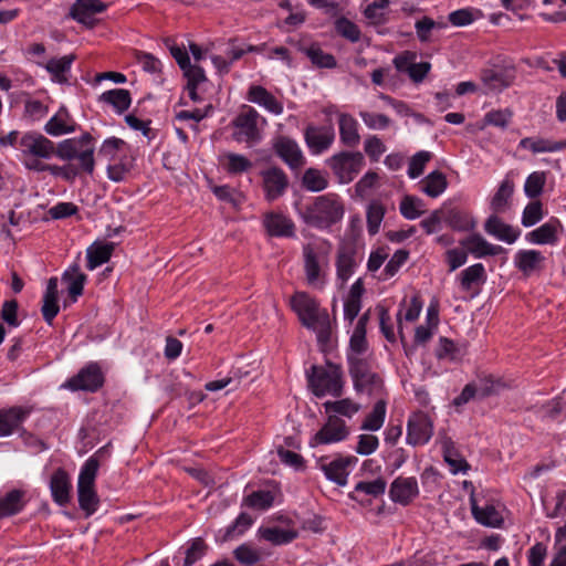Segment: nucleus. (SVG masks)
Instances as JSON below:
<instances>
[{
	"label": "nucleus",
	"mask_w": 566,
	"mask_h": 566,
	"mask_svg": "<svg viewBox=\"0 0 566 566\" xmlns=\"http://www.w3.org/2000/svg\"><path fill=\"white\" fill-rule=\"evenodd\" d=\"M292 310L303 326L317 335V340L326 344L331 338V319L326 310H321L318 302L306 292H295L290 301Z\"/></svg>",
	"instance_id": "obj_1"
},
{
	"label": "nucleus",
	"mask_w": 566,
	"mask_h": 566,
	"mask_svg": "<svg viewBox=\"0 0 566 566\" xmlns=\"http://www.w3.org/2000/svg\"><path fill=\"white\" fill-rule=\"evenodd\" d=\"M304 223L315 229L325 230L343 219L344 206L334 193L318 196L300 212Z\"/></svg>",
	"instance_id": "obj_2"
},
{
	"label": "nucleus",
	"mask_w": 566,
	"mask_h": 566,
	"mask_svg": "<svg viewBox=\"0 0 566 566\" xmlns=\"http://www.w3.org/2000/svg\"><path fill=\"white\" fill-rule=\"evenodd\" d=\"M265 119L251 106H243L229 124L232 140L248 148L260 144Z\"/></svg>",
	"instance_id": "obj_3"
},
{
	"label": "nucleus",
	"mask_w": 566,
	"mask_h": 566,
	"mask_svg": "<svg viewBox=\"0 0 566 566\" xmlns=\"http://www.w3.org/2000/svg\"><path fill=\"white\" fill-rule=\"evenodd\" d=\"M19 150L24 167L34 171L33 164H44L42 160L51 159L54 156L55 145L40 133L28 132L19 139Z\"/></svg>",
	"instance_id": "obj_4"
},
{
	"label": "nucleus",
	"mask_w": 566,
	"mask_h": 566,
	"mask_svg": "<svg viewBox=\"0 0 566 566\" xmlns=\"http://www.w3.org/2000/svg\"><path fill=\"white\" fill-rule=\"evenodd\" d=\"M99 468L98 460L91 457L81 469L77 480L78 505L86 516L96 512L99 500L95 492V479Z\"/></svg>",
	"instance_id": "obj_5"
},
{
	"label": "nucleus",
	"mask_w": 566,
	"mask_h": 566,
	"mask_svg": "<svg viewBox=\"0 0 566 566\" xmlns=\"http://www.w3.org/2000/svg\"><path fill=\"white\" fill-rule=\"evenodd\" d=\"M308 386L316 397L342 394V370L337 365L328 363L326 367L312 366L307 374Z\"/></svg>",
	"instance_id": "obj_6"
},
{
	"label": "nucleus",
	"mask_w": 566,
	"mask_h": 566,
	"mask_svg": "<svg viewBox=\"0 0 566 566\" xmlns=\"http://www.w3.org/2000/svg\"><path fill=\"white\" fill-rule=\"evenodd\" d=\"M331 244L323 240L321 243H306L302 248L304 273L311 286H317L324 277V268L328 265Z\"/></svg>",
	"instance_id": "obj_7"
},
{
	"label": "nucleus",
	"mask_w": 566,
	"mask_h": 566,
	"mask_svg": "<svg viewBox=\"0 0 566 566\" xmlns=\"http://www.w3.org/2000/svg\"><path fill=\"white\" fill-rule=\"evenodd\" d=\"M327 164L342 184H348L363 169L365 159L359 151H342L332 156Z\"/></svg>",
	"instance_id": "obj_8"
},
{
	"label": "nucleus",
	"mask_w": 566,
	"mask_h": 566,
	"mask_svg": "<svg viewBox=\"0 0 566 566\" xmlns=\"http://www.w3.org/2000/svg\"><path fill=\"white\" fill-rule=\"evenodd\" d=\"M62 160L77 159L82 171L92 175L95 168L94 147L83 150L78 147L76 138L64 139L55 147V154Z\"/></svg>",
	"instance_id": "obj_9"
},
{
	"label": "nucleus",
	"mask_w": 566,
	"mask_h": 566,
	"mask_svg": "<svg viewBox=\"0 0 566 566\" xmlns=\"http://www.w3.org/2000/svg\"><path fill=\"white\" fill-rule=\"evenodd\" d=\"M349 374L353 378L355 389L360 392L371 394L381 386V380L377 374L373 373L366 360L349 356Z\"/></svg>",
	"instance_id": "obj_10"
},
{
	"label": "nucleus",
	"mask_w": 566,
	"mask_h": 566,
	"mask_svg": "<svg viewBox=\"0 0 566 566\" xmlns=\"http://www.w3.org/2000/svg\"><path fill=\"white\" fill-rule=\"evenodd\" d=\"M104 382V376L101 367L96 363H90L83 367L76 375L71 377L62 387L72 391H90L98 390Z\"/></svg>",
	"instance_id": "obj_11"
},
{
	"label": "nucleus",
	"mask_w": 566,
	"mask_h": 566,
	"mask_svg": "<svg viewBox=\"0 0 566 566\" xmlns=\"http://www.w3.org/2000/svg\"><path fill=\"white\" fill-rule=\"evenodd\" d=\"M433 434L431 419L424 412L412 413L407 423L406 441L410 446H422L429 442Z\"/></svg>",
	"instance_id": "obj_12"
},
{
	"label": "nucleus",
	"mask_w": 566,
	"mask_h": 566,
	"mask_svg": "<svg viewBox=\"0 0 566 566\" xmlns=\"http://www.w3.org/2000/svg\"><path fill=\"white\" fill-rule=\"evenodd\" d=\"M349 434L345 421L336 416H329L326 423L315 433L310 441L311 447L329 444L343 441Z\"/></svg>",
	"instance_id": "obj_13"
},
{
	"label": "nucleus",
	"mask_w": 566,
	"mask_h": 566,
	"mask_svg": "<svg viewBox=\"0 0 566 566\" xmlns=\"http://www.w3.org/2000/svg\"><path fill=\"white\" fill-rule=\"evenodd\" d=\"M357 462L355 457H338L329 462L324 458L317 460V467L322 470L327 480L336 483L339 486L347 484L349 475L348 468Z\"/></svg>",
	"instance_id": "obj_14"
},
{
	"label": "nucleus",
	"mask_w": 566,
	"mask_h": 566,
	"mask_svg": "<svg viewBox=\"0 0 566 566\" xmlns=\"http://www.w3.org/2000/svg\"><path fill=\"white\" fill-rule=\"evenodd\" d=\"M264 196L268 201L282 197L289 187V177L279 167H270L261 171Z\"/></svg>",
	"instance_id": "obj_15"
},
{
	"label": "nucleus",
	"mask_w": 566,
	"mask_h": 566,
	"mask_svg": "<svg viewBox=\"0 0 566 566\" xmlns=\"http://www.w3.org/2000/svg\"><path fill=\"white\" fill-rule=\"evenodd\" d=\"M101 0H76L71 8V17L78 23L93 28L96 23L94 15L106 9Z\"/></svg>",
	"instance_id": "obj_16"
},
{
	"label": "nucleus",
	"mask_w": 566,
	"mask_h": 566,
	"mask_svg": "<svg viewBox=\"0 0 566 566\" xmlns=\"http://www.w3.org/2000/svg\"><path fill=\"white\" fill-rule=\"evenodd\" d=\"M263 226L270 237H295V223L287 216L280 212H269L263 218Z\"/></svg>",
	"instance_id": "obj_17"
},
{
	"label": "nucleus",
	"mask_w": 566,
	"mask_h": 566,
	"mask_svg": "<svg viewBox=\"0 0 566 566\" xmlns=\"http://www.w3.org/2000/svg\"><path fill=\"white\" fill-rule=\"evenodd\" d=\"M305 142L310 150L317 155L327 150L335 139L332 127H316L310 125L304 133Z\"/></svg>",
	"instance_id": "obj_18"
},
{
	"label": "nucleus",
	"mask_w": 566,
	"mask_h": 566,
	"mask_svg": "<svg viewBox=\"0 0 566 566\" xmlns=\"http://www.w3.org/2000/svg\"><path fill=\"white\" fill-rule=\"evenodd\" d=\"M274 149L277 156L292 169L301 168L305 164L297 143L289 137H279L274 143Z\"/></svg>",
	"instance_id": "obj_19"
},
{
	"label": "nucleus",
	"mask_w": 566,
	"mask_h": 566,
	"mask_svg": "<svg viewBox=\"0 0 566 566\" xmlns=\"http://www.w3.org/2000/svg\"><path fill=\"white\" fill-rule=\"evenodd\" d=\"M31 413L28 407H11L0 410V437H7L18 431Z\"/></svg>",
	"instance_id": "obj_20"
},
{
	"label": "nucleus",
	"mask_w": 566,
	"mask_h": 566,
	"mask_svg": "<svg viewBox=\"0 0 566 566\" xmlns=\"http://www.w3.org/2000/svg\"><path fill=\"white\" fill-rule=\"evenodd\" d=\"M419 493L415 478H397L390 485L389 495L395 503L408 505Z\"/></svg>",
	"instance_id": "obj_21"
},
{
	"label": "nucleus",
	"mask_w": 566,
	"mask_h": 566,
	"mask_svg": "<svg viewBox=\"0 0 566 566\" xmlns=\"http://www.w3.org/2000/svg\"><path fill=\"white\" fill-rule=\"evenodd\" d=\"M563 226L557 218H551L537 229L527 233L526 239L535 244H555Z\"/></svg>",
	"instance_id": "obj_22"
},
{
	"label": "nucleus",
	"mask_w": 566,
	"mask_h": 566,
	"mask_svg": "<svg viewBox=\"0 0 566 566\" xmlns=\"http://www.w3.org/2000/svg\"><path fill=\"white\" fill-rule=\"evenodd\" d=\"M484 230L490 235L509 244L514 243L521 234L518 229H514L512 226L505 223L496 214H492L486 219Z\"/></svg>",
	"instance_id": "obj_23"
},
{
	"label": "nucleus",
	"mask_w": 566,
	"mask_h": 566,
	"mask_svg": "<svg viewBox=\"0 0 566 566\" xmlns=\"http://www.w3.org/2000/svg\"><path fill=\"white\" fill-rule=\"evenodd\" d=\"M461 244L473 254L475 258H484L488 255H499L505 252V249L501 245H495L488 242L480 234H472L461 241Z\"/></svg>",
	"instance_id": "obj_24"
},
{
	"label": "nucleus",
	"mask_w": 566,
	"mask_h": 566,
	"mask_svg": "<svg viewBox=\"0 0 566 566\" xmlns=\"http://www.w3.org/2000/svg\"><path fill=\"white\" fill-rule=\"evenodd\" d=\"M544 261L545 256L537 250H520L514 256V265L527 276L541 270Z\"/></svg>",
	"instance_id": "obj_25"
},
{
	"label": "nucleus",
	"mask_w": 566,
	"mask_h": 566,
	"mask_svg": "<svg viewBox=\"0 0 566 566\" xmlns=\"http://www.w3.org/2000/svg\"><path fill=\"white\" fill-rule=\"evenodd\" d=\"M248 99L264 107L270 113L280 115L283 113V105L273 94L260 85H252L248 92Z\"/></svg>",
	"instance_id": "obj_26"
},
{
	"label": "nucleus",
	"mask_w": 566,
	"mask_h": 566,
	"mask_svg": "<svg viewBox=\"0 0 566 566\" xmlns=\"http://www.w3.org/2000/svg\"><path fill=\"white\" fill-rule=\"evenodd\" d=\"M50 490L53 500L59 505H65L70 501L71 482L69 474L63 469H57L51 476Z\"/></svg>",
	"instance_id": "obj_27"
},
{
	"label": "nucleus",
	"mask_w": 566,
	"mask_h": 566,
	"mask_svg": "<svg viewBox=\"0 0 566 566\" xmlns=\"http://www.w3.org/2000/svg\"><path fill=\"white\" fill-rule=\"evenodd\" d=\"M57 279L51 277L46 284V290L43 295V305L41 308L43 318L48 324H52V321L60 311L57 305Z\"/></svg>",
	"instance_id": "obj_28"
},
{
	"label": "nucleus",
	"mask_w": 566,
	"mask_h": 566,
	"mask_svg": "<svg viewBox=\"0 0 566 566\" xmlns=\"http://www.w3.org/2000/svg\"><path fill=\"white\" fill-rule=\"evenodd\" d=\"M25 504V493L21 490H11L0 497V518L20 513Z\"/></svg>",
	"instance_id": "obj_29"
},
{
	"label": "nucleus",
	"mask_w": 566,
	"mask_h": 566,
	"mask_svg": "<svg viewBox=\"0 0 566 566\" xmlns=\"http://www.w3.org/2000/svg\"><path fill=\"white\" fill-rule=\"evenodd\" d=\"M338 125L340 142L348 147L357 146L360 142L357 120L352 115L343 113L338 117Z\"/></svg>",
	"instance_id": "obj_30"
},
{
	"label": "nucleus",
	"mask_w": 566,
	"mask_h": 566,
	"mask_svg": "<svg viewBox=\"0 0 566 566\" xmlns=\"http://www.w3.org/2000/svg\"><path fill=\"white\" fill-rule=\"evenodd\" d=\"M471 510L474 518L481 525L488 527H500L503 523V517L500 512L491 504H486L483 507H480L476 504L474 497H471Z\"/></svg>",
	"instance_id": "obj_31"
},
{
	"label": "nucleus",
	"mask_w": 566,
	"mask_h": 566,
	"mask_svg": "<svg viewBox=\"0 0 566 566\" xmlns=\"http://www.w3.org/2000/svg\"><path fill=\"white\" fill-rule=\"evenodd\" d=\"M444 461L449 464L452 473L465 472L469 468L467 461L459 454L451 438H440Z\"/></svg>",
	"instance_id": "obj_32"
},
{
	"label": "nucleus",
	"mask_w": 566,
	"mask_h": 566,
	"mask_svg": "<svg viewBox=\"0 0 566 566\" xmlns=\"http://www.w3.org/2000/svg\"><path fill=\"white\" fill-rule=\"evenodd\" d=\"M44 130L51 136H61L64 134L73 133L75 130V125L72 123L67 111L62 107L45 124Z\"/></svg>",
	"instance_id": "obj_33"
},
{
	"label": "nucleus",
	"mask_w": 566,
	"mask_h": 566,
	"mask_svg": "<svg viewBox=\"0 0 566 566\" xmlns=\"http://www.w3.org/2000/svg\"><path fill=\"white\" fill-rule=\"evenodd\" d=\"M356 265L355 252L349 247H340L337 252L336 270L337 277L345 283L354 273Z\"/></svg>",
	"instance_id": "obj_34"
},
{
	"label": "nucleus",
	"mask_w": 566,
	"mask_h": 566,
	"mask_svg": "<svg viewBox=\"0 0 566 566\" xmlns=\"http://www.w3.org/2000/svg\"><path fill=\"white\" fill-rule=\"evenodd\" d=\"M62 280L67 282V292L73 301L82 295L86 275L81 271L80 264H72L63 274Z\"/></svg>",
	"instance_id": "obj_35"
},
{
	"label": "nucleus",
	"mask_w": 566,
	"mask_h": 566,
	"mask_svg": "<svg viewBox=\"0 0 566 566\" xmlns=\"http://www.w3.org/2000/svg\"><path fill=\"white\" fill-rule=\"evenodd\" d=\"M260 536L266 541L272 543L273 545H284L293 542L298 536V532L292 528H280L276 526L272 527H260L259 528Z\"/></svg>",
	"instance_id": "obj_36"
},
{
	"label": "nucleus",
	"mask_w": 566,
	"mask_h": 566,
	"mask_svg": "<svg viewBox=\"0 0 566 566\" xmlns=\"http://www.w3.org/2000/svg\"><path fill=\"white\" fill-rule=\"evenodd\" d=\"M421 184V191L431 198L439 197L448 187L446 175L439 170L431 171Z\"/></svg>",
	"instance_id": "obj_37"
},
{
	"label": "nucleus",
	"mask_w": 566,
	"mask_h": 566,
	"mask_svg": "<svg viewBox=\"0 0 566 566\" xmlns=\"http://www.w3.org/2000/svg\"><path fill=\"white\" fill-rule=\"evenodd\" d=\"M520 147L530 149L534 154L554 153L564 149L566 147V142H553L545 138L525 137L521 139Z\"/></svg>",
	"instance_id": "obj_38"
},
{
	"label": "nucleus",
	"mask_w": 566,
	"mask_h": 566,
	"mask_svg": "<svg viewBox=\"0 0 566 566\" xmlns=\"http://www.w3.org/2000/svg\"><path fill=\"white\" fill-rule=\"evenodd\" d=\"M513 191L514 184L509 179L503 180L491 200V209L495 213L505 212L510 208Z\"/></svg>",
	"instance_id": "obj_39"
},
{
	"label": "nucleus",
	"mask_w": 566,
	"mask_h": 566,
	"mask_svg": "<svg viewBox=\"0 0 566 566\" xmlns=\"http://www.w3.org/2000/svg\"><path fill=\"white\" fill-rule=\"evenodd\" d=\"M114 248L115 244L112 242L91 245L86 251L87 269L92 271L97 266L106 263L111 259Z\"/></svg>",
	"instance_id": "obj_40"
},
{
	"label": "nucleus",
	"mask_w": 566,
	"mask_h": 566,
	"mask_svg": "<svg viewBox=\"0 0 566 566\" xmlns=\"http://www.w3.org/2000/svg\"><path fill=\"white\" fill-rule=\"evenodd\" d=\"M389 4V0H376L365 8L364 15L370 24L382 25L388 21V13L386 10Z\"/></svg>",
	"instance_id": "obj_41"
},
{
	"label": "nucleus",
	"mask_w": 566,
	"mask_h": 566,
	"mask_svg": "<svg viewBox=\"0 0 566 566\" xmlns=\"http://www.w3.org/2000/svg\"><path fill=\"white\" fill-rule=\"evenodd\" d=\"M101 101L111 104L118 113H123L130 106V93L124 88H115L104 92Z\"/></svg>",
	"instance_id": "obj_42"
},
{
	"label": "nucleus",
	"mask_w": 566,
	"mask_h": 566,
	"mask_svg": "<svg viewBox=\"0 0 566 566\" xmlns=\"http://www.w3.org/2000/svg\"><path fill=\"white\" fill-rule=\"evenodd\" d=\"M483 82L491 91H502L509 87L514 80V75L506 71H486L483 74Z\"/></svg>",
	"instance_id": "obj_43"
},
{
	"label": "nucleus",
	"mask_w": 566,
	"mask_h": 566,
	"mask_svg": "<svg viewBox=\"0 0 566 566\" xmlns=\"http://www.w3.org/2000/svg\"><path fill=\"white\" fill-rule=\"evenodd\" d=\"M386 490V481L381 478L375 479L373 481H360L358 482L353 493L350 494V497L355 501H358L359 494H366L373 497H377L385 493Z\"/></svg>",
	"instance_id": "obj_44"
},
{
	"label": "nucleus",
	"mask_w": 566,
	"mask_h": 566,
	"mask_svg": "<svg viewBox=\"0 0 566 566\" xmlns=\"http://www.w3.org/2000/svg\"><path fill=\"white\" fill-rule=\"evenodd\" d=\"M385 417L386 402L384 400H378L375 403L371 412L366 416L360 426V429L366 431H377L382 427Z\"/></svg>",
	"instance_id": "obj_45"
},
{
	"label": "nucleus",
	"mask_w": 566,
	"mask_h": 566,
	"mask_svg": "<svg viewBox=\"0 0 566 566\" xmlns=\"http://www.w3.org/2000/svg\"><path fill=\"white\" fill-rule=\"evenodd\" d=\"M32 167L34 171L42 172L49 171L53 176H61L65 180H73L80 174V166L75 167L74 165H65V166H56L49 164H33Z\"/></svg>",
	"instance_id": "obj_46"
},
{
	"label": "nucleus",
	"mask_w": 566,
	"mask_h": 566,
	"mask_svg": "<svg viewBox=\"0 0 566 566\" xmlns=\"http://www.w3.org/2000/svg\"><path fill=\"white\" fill-rule=\"evenodd\" d=\"M400 213L408 220H415L424 212L423 201L415 196H405L399 206Z\"/></svg>",
	"instance_id": "obj_47"
},
{
	"label": "nucleus",
	"mask_w": 566,
	"mask_h": 566,
	"mask_svg": "<svg viewBox=\"0 0 566 566\" xmlns=\"http://www.w3.org/2000/svg\"><path fill=\"white\" fill-rule=\"evenodd\" d=\"M311 62L317 67L333 69L336 66L335 57L325 53L318 45L313 44L308 48L302 49Z\"/></svg>",
	"instance_id": "obj_48"
},
{
	"label": "nucleus",
	"mask_w": 566,
	"mask_h": 566,
	"mask_svg": "<svg viewBox=\"0 0 566 566\" xmlns=\"http://www.w3.org/2000/svg\"><path fill=\"white\" fill-rule=\"evenodd\" d=\"M274 495L271 491H254L243 499V505L255 510H268L273 505Z\"/></svg>",
	"instance_id": "obj_49"
},
{
	"label": "nucleus",
	"mask_w": 566,
	"mask_h": 566,
	"mask_svg": "<svg viewBox=\"0 0 566 566\" xmlns=\"http://www.w3.org/2000/svg\"><path fill=\"white\" fill-rule=\"evenodd\" d=\"M485 277L482 263L473 264L461 272L460 285L463 291H470L472 286Z\"/></svg>",
	"instance_id": "obj_50"
},
{
	"label": "nucleus",
	"mask_w": 566,
	"mask_h": 566,
	"mask_svg": "<svg viewBox=\"0 0 566 566\" xmlns=\"http://www.w3.org/2000/svg\"><path fill=\"white\" fill-rule=\"evenodd\" d=\"M75 60L74 54L64 55L60 59H51L45 69L50 72L59 82H65L64 73L71 69L73 61Z\"/></svg>",
	"instance_id": "obj_51"
},
{
	"label": "nucleus",
	"mask_w": 566,
	"mask_h": 566,
	"mask_svg": "<svg viewBox=\"0 0 566 566\" xmlns=\"http://www.w3.org/2000/svg\"><path fill=\"white\" fill-rule=\"evenodd\" d=\"M302 182L307 190L313 192L322 191L328 186L325 175L314 168H310L304 172Z\"/></svg>",
	"instance_id": "obj_52"
},
{
	"label": "nucleus",
	"mask_w": 566,
	"mask_h": 566,
	"mask_svg": "<svg viewBox=\"0 0 566 566\" xmlns=\"http://www.w3.org/2000/svg\"><path fill=\"white\" fill-rule=\"evenodd\" d=\"M326 412L338 413L345 417H352L359 410V405L346 398L336 401H326L324 403Z\"/></svg>",
	"instance_id": "obj_53"
},
{
	"label": "nucleus",
	"mask_w": 566,
	"mask_h": 566,
	"mask_svg": "<svg viewBox=\"0 0 566 566\" xmlns=\"http://www.w3.org/2000/svg\"><path fill=\"white\" fill-rule=\"evenodd\" d=\"M227 165L226 169L229 174L238 175L242 172H247L252 169V161L243 155L235 153H228L226 155Z\"/></svg>",
	"instance_id": "obj_54"
},
{
	"label": "nucleus",
	"mask_w": 566,
	"mask_h": 566,
	"mask_svg": "<svg viewBox=\"0 0 566 566\" xmlns=\"http://www.w3.org/2000/svg\"><path fill=\"white\" fill-rule=\"evenodd\" d=\"M546 182V174L544 171L532 172L525 181L524 191L525 195L531 198H537L542 192Z\"/></svg>",
	"instance_id": "obj_55"
},
{
	"label": "nucleus",
	"mask_w": 566,
	"mask_h": 566,
	"mask_svg": "<svg viewBox=\"0 0 566 566\" xmlns=\"http://www.w3.org/2000/svg\"><path fill=\"white\" fill-rule=\"evenodd\" d=\"M446 221L450 228L457 231H469L474 228L473 219L460 210H450Z\"/></svg>",
	"instance_id": "obj_56"
},
{
	"label": "nucleus",
	"mask_w": 566,
	"mask_h": 566,
	"mask_svg": "<svg viewBox=\"0 0 566 566\" xmlns=\"http://www.w3.org/2000/svg\"><path fill=\"white\" fill-rule=\"evenodd\" d=\"M543 205L539 200H533L526 205L522 213V224L533 227L543 219Z\"/></svg>",
	"instance_id": "obj_57"
},
{
	"label": "nucleus",
	"mask_w": 566,
	"mask_h": 566,
	"mask_svg": "<svg viewBox=\"0 0 566 566\" xmlns=\"http://www.w3.org/2000/svg\"><path fill=\"white\" fill-rule=\"evenodd\" d=\"M385 216V208L378 202H373L367 209V230L374 235L379 231L381 221Z\"/></svg>",
	"instance_id": "obj_58"
},
{
	"label": "nucleus",
	"mask_w": 566,
	"mask_h": 566,
	"mask_svg": "<svg viewBox=\"0 0 566 566\" xmlns=\"http://www.w3.org/2000/svg\"><path fill=\"white\" fill-rule=\"evenodd\" d=\"M238 562L243 565L252 566L261 560V554L249 544H242L233 552Z\"/></svg>",
	"instance_id": "obj_59"
},
{
	"label": "nucleus",
	"mask_w": 566,
	"mask_h": 566,
	"mask_svg": "<svg viewBox=\"0 0 566 566\" xmlns=\"http://www.w3.org/2000/svg\"><path fill=\"white\" fill-rule=\"evenodd\" d=\"M431 157V153L427 150H421L415 154L409 161L408 176L415 179L422 175L424 167L427 163L430 161Z\"/></svg>",
	"instance_id": "obj_60"
},
{
	"label": "nucleus",
	"mask_w": 566,
	"mask_h": 566,
	"mask_svg": "<svg viewBox=\"0 0 566 566\" xmlns=\"http://www.w3.org/2000/svg\"><path fill=\"white\" fill-rule=\"evenodd\" d=\"M359 116L363 119L364 124L369 129L381 130V129H386L391 124V119L385 114H377V113L363 111L359 113Z\"/></svg>",
	"instance_id": "obj_61"
},
{
	"label": "nucleus",
	"mask_w": 566,
	"mask_h": 566,
	"mask_svg": "<svg viewBox=\"0 0 566 566\" xmlns=\"http://www.w3.org/2000/svg\"><path fill=\"white\" fill-rule=\"evenodd\" d=\"M409 253L406 250H397L391 259L387 262L384 272L380 275L381 280H388L394 276L400 266L408 260Z\"/></svg>",
	"instance_id": "obj_62"
},
{
	"label": "nucleus",
	"mask_w": 566,
	"mask_h": 566,
	"mask_svg": "<svg viewBox=\"0 0 566 566\" xmlns=\"http://www.w3.org/2000/svg\"><path fill=\"white\" fill-rule=\"evenodd\" d=\"M207 548L208 547L201 537L192 539L190 546L186 551L184 566H192L206 554Z\"/></svg>",
	"instance_id": "obj_63"
},
{
	"label": "nucleus",
	"mask_w": 566,
	"mask_h": 566,
	"mask_svg": "<svg viewBox=\"0 0 566 566\" xmlns=\"http://www.w3.org/2000/svg\"><path fill=\"white\" fill-rule=\"evenodd\" d=\"M335 29L338 34L352 42H357L360 39V30L358 27L346 18L337 19L335 22Z\"/></svg>",
	"instance_id": "obj_64"
}]
</instances>
